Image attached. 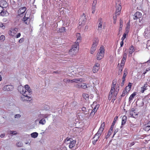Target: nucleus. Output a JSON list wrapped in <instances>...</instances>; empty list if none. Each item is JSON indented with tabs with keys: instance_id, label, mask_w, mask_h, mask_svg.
Segmentation results:
<instances>
[{
	"instance_id": "obj_1",
	"label": "nucleus",
	"mask_w": 150,
	"mask_h": 150,
	"mask_svg": "<svg viewBox=\"0 0 150 150\" xmlns=\"http://www.w3.org/2000/svg\"><path fill=\"white\" fill-rule=\"evenodd\" d=\"M18 88L19 91L22 94L21 96V100L30 101L31 100L30 96L32 91L28 85H25V88L23 86H20Z\"/></svg>"
},
{
	"instance_id": "obj_2",
	"label": "nucleus",
	"mask_w": 150,
	"mask_h": 150,
	"mask_svg": "<svg viewBox=\"0 0 150 150\" xmlns=\"http://www.w3.org/2000/svg\"><path fill=\"white\" fill-rule=\"evenodd\" d=\"M116 81L115 80L113 81L111 89L108 98V99L109 100H111L112 98V100H113V101L116 99V96L119 90V85H117L116 86Z\"/></svg>"
},
{
	"instance_id": "obj_3",
	"label": "nucleus",
	"mask_w": 150,
	"mask_h": 150,
	"mask_svg": "<svg viewBox=\"0 0 150 150\" xmlns=\"http://www.w3.org/2000/svg\"><path fill=\"white\" fill-rule=\"evenodd\" d=\"M64 143L68 145L69 148L71 149L75 146L76 141L72 138L67 137L65 139Z\"/></svg>"
},
{
	"instance_id": "obj_4",
	"label": "nucleus",
	"mask_w": 150,
	"mask_h": 150,
	"mask_svg": "<svg viewBox=\"0 0 150 150\" xmlns=\"http://www.w3.org/2000/svg\"><path fill=\"white\" fill-rule=\"evenodd\" d=\"M79 50V45L77 44L73 45L71 49L69 51V54L71 56H74L78 52Z\"/></svg>"
},
{
	"instance_id": "obj_5",
	"label": "nucleus",
	"mask_w": 150,
	"mask_h": 150,
	"mask_svg": "<svg viewBox=\"0 0 150 150\" xmlns=\"http://www.w3.org/2000/svg\"><path fill=\"white\" fill-rule=\"evenodd\" d=\"M18 30L17 28H12L8 31V34L12 37H15L16 38H19L21 36L20 33H18L15 36L16 34L17 33Z\"/></svg>"
},
{
	"instance_id": "obj_6",
	"label": "nucleus",
	"mask_w": 150,
	"mask_h": 150,
	"mask_svg": "<svg viewBox=\"0 0 150 150\" xmlns=\"http://www.w3.org/2000/svg\"><path fill=\"white\" fill-rule=\"evenodd\" d=\"M98 42V38H94L93 41V44L90 50V53L91 54L94 53L96 50Z\"/></svg>"
},
{
	"instance_id": "obj_7",
	"label": "nucleus",
	"mask_w": 150,
	"mask_h": 150,
	"mask_svg": "<svg viewBox=\"0 0 150 150\" xmlns=\"http://www.w3.org/2000/svg\"><path fill=\"white\" fill-rule=\"evenodd\" d=\"M105 50L103 46H101L99 51L97 54L96 58L98 60H100L104 56Z\"/></svg>"
},
{
	"instance_id": "obj_8",
	"label": "nucleus",
	"mask_w": 150,
	"mask_h": 150,
	"mask_svg": "<svg viewBox=\"0 0 150 150\" xmlns=\"http://www.w3.org/2000/svg\"><path fill=\"white\" fill-rule=\"evenodd\" d=\"M121 3V1L120 0L117 1L116 2V14L117 15H119L120 13L122 7L120 4Z\"/></svg>"
},
{
	"instance_id": "obj_9",
	"label": "nucleus",
	"mask_w": 150,
	"mask_h": 150,
	"mask_svg": "<svg viewBox=\"0 0 150 150\" xmlns=\"http://www.w3.org/2000/svg\"><path fill=\"white\" fill-rule=\"evenodd\" d=\"M13 88V86L8 85L4 86L3 88V90L4 91H12Z\"/></svg>"
},
{
	"instance_id": "obj_10",
	"label": "nucleus",
	"mask_w": 150,
	"mask_h": 150,
	"mask_svg": "<svg viewBox=\"0 0 150 150\" xmlns=\"http://www.w3.org/2000/svg\"><path fill=\"white\" fill-rule=\"evenodd\" d=\"M86 20V17L85 15L82 16L79 19V25H81L84 24Z\"/></svg>"
},
{
	"instance_id": "obj_11",
	"label": "nucleus",
	"mask_w": 150,
	"mask_h": 150,
	"mask_svg": "<svg viewBox=\"0 0 150 150\" xmlns=\"http://www.w3.org/2000/svg\"><path fill=\"white\" fill-rule=\"evenodd\" d=\"M100 64L98 63H96L93 67V73L97 72L100 69Z\"/></svg>"
},
{
	"instance_id": "obj_12",
	"label": "nucleus",
	"mask_w": 150,
	"mask_h": 150,
	"mask_svg": "<svg viewBox=\"0 0 150 150\" xmlns=\"http://www.w3.org/2000/svg\"><path fill=\"white\" fill-rule=\"evenodd\" d=\"M26 10V8L25 7L20 8L18 11V15L21 16L24 13Z\"/></svg>"
},
{
	"instance_id": "obj_13",
	"label": "nucleus",
	"mask_w": 150,
	"mask_h": 150,
	"mask_svg": "<svg viewBox=\"0 0 150 150\" xmlns=\"http://www.w3.org/2000/svg\"><path fill=\"white\" fill-rule=\"evenodd\" d=\"M76 36L77 40L75 44H77L79 45V43L81 41V37L80 34L79 33H77Z\"/></svg>"
},
{
	"instance_id": "obj_14",
	"label": "nucleus",
	"mask_w": 150,
	"mask_h": 150,
	"mask_svg": "<svg viewBox=\"0 0 150 150\" xmlns=\"http://www.w3.org/2000/svg\"><path fill=\"white\" fill-rule=\"evenodd\" d=\"M142 16V14L141 13L137 11L134 14L133 18L134 20L137 19V18H141Z\"/></svg>"
},
{
	"instance_id": "obj_15",
	"label": "nucleus",
	"mask_w": 150,
	"mask_h": 150,
	"mask_svg": "<svg viewBox=\"0 0 150 150\" xmlns=\"http://www.w3.org/2000/svg\"><path fill=\"white\" fill-rule=\"evenodd\" d=\"M134 51L135 49L134 48V47L132 45L131 46L129 49V57H131L132 55V54Z\"/></svg>"
},
{
	"instance_id": "obj_16",
	"label": "nucleus",
	"mask_w": 150,
	"mask_h": 150,
	"mask_svg": "<svg viewBox=\"0 0 150 150\" xmlns=\"http://www.w3.org/2000/svg\"><path fill=\"white\" fill-rule=\"evenodd\" d=\"M30 18L28 17H26L25 15L23 18V22L26 24H28L30 23Z\"/></svg>"
},
{
	"instance_id": "obj_17",
	"label": "nucleus",
	"mask_w": 150,
	"mask_h": 150,
	"mask_svg": "<svg viewBox=\"0 0 150 150\" xmlns=\"http://www.w3.org/2000/svg\"><path fill=\"white\" fill-rule=\"evenodd\" d=\"M8 6V3L5 1H1L0 3V6L3 8H6Z\"/></svg>"
},
{
	"instance_id": "obj_18",
	"label": "nucleus",
	"mask_w": 150,
	"mask_h": 150,
	"mask_svg": "<svg viewBox=\"0 0 150 150\" xmlns=\"http://www.w3.org/2000/svg\"><path fill=\"white\" fill-rule=\"evenodd\" d=\"M84 82V80L82 79L76 78L72 80V83H78V82Z\"/></svg>"
},
{
	"instance_id": "obj_19",
	"label": "nucleus",
	"mask_w": 150,
	"mask_h": 150,
	"mask_svg": "<svg viewBox=\"0 0 150 150\" xmlns=\"http://www.w3.org/2000/svg\"><path fill=\"white\" fill-rule=\"evenodd\" d=\"M144 129L146 131H148L150 129V121L144 125Z\"/></svg>"
},
{
	"instance_id": "obj_20",
	"label": "nucleus",
	"mask_w": 150,
	"mask_h": 150,
	"mask_svg": "<svg viewBox=\"0 0 150 150\" xmlns=\"http://www.w3.org/2000/svg\"><path fill=\"white\" fill-rule=\"evenodd\" d=\"M127 69L125 68L124 71V74L122 77V81L124 82L125 81V78L127 74Z\"/></svg>"
},
{
	"instance_id": "obj_21",
	"label": "nucleus",
	"mask_w": 150,
	"mask_h": 150,
	"mask_svg": "<svg viewBox=\"0 0 150 150\" xmlns=\"http://www.w3.org/2000/svg\"><path fill=\"white\" fill-rule=\"evenodd\" d=\"M127 117L125 116H124L122 118V125H123L125 124L127 121Z\"/></svg>"
},
{
	"instance_id": "obj_22",
	"label": "nucleus",
	"mask_w": 150,
	"mask_h": 150,
	"mask_svg": "<svg viewBox=\"0 0 150 150\" xmlns=\"http://www.w3.org/2000/svg\"><path fill=\"white\" fill-rule=\"evenodd\" d=\"M99 137L96 136L95 135L94 137L93 138V144H95L96 142L99 139Z\"/></svg>"
},
{
	"instance_id": "obj_23",
	"label": "nucleus",
	"mask_w": 150,
	"mask_h": 150,
	"mask_svg": "<svg viewBox=\"0 0 150 150\" xmlns=\"http://www.w3.org/2000/svg\"><path fill=\"white\" fill-rule=\"evenodd\" d=\"M147 84H145L144 86L141 88V92L142 93H143L145 90H147Z\"/></svg>"
},
{
	"instance_id": "obj_24",
	"label": "nucleus",
	"mask_w": 150,
	"mask_h": 150,
	"mask_svg": "<svg viewBox=\"0 0 150 150\" xmlns=\"http://www.w3.org/2000/svg\"><path fill=\"white\" fill-rule=\"evenodd\" d=\"M114 127V126H112V125H111V127L109 130L108 133V137L110 136L111 134V133L112 132V131L113 130V128Z\"/></svg>"
},
{
	"instance_id": "obj_25",
	"label": "nucleus",
	"mask_w": 150,
	"mask_h": 150,
	"mask_svg": "<svg viewBox=\"0 0 150 150\" xmlns=\"http://www.w3.org/2000/svg\"><path fill=\"white\" fill-rule=\"evenodd\" d=\"M39 123L42 125H45L46 122V120L44 118H42L39 121Z\"/></svg>"
},
{
	"instance_id": "obj_26",
	"label": "nucleus",
	"mask_w": 150,
	"mask_h": 150,
	"mask_svg": "<svg viewBox=\"0 0 150 150\" xmlns=\"http://www.w3.org/2000/svg\"><path fill=\"white\" fill-rule=\"evenodd\" d=\"M31 137L33 138H36L38 136V134L37 132H34L31 134Z\"/></svg>"
},
{
	"instance_id": "obj_27",
	"label": "nucleus",
	"mask_w": 150,
	"mask_h": 150,
	"mask_svg": "<svg viewBox=\"0 0 150 150\" xmlns=\"http://www.w3.org/2000/svg\"><path fill=\"white\" fill-rule=\"evenodd\" d=\"M136 95V93L135 92H134L130 95V96L129 97V101H130L132 100Z\"/></svg>"
},
{
	"instance_id": "obj_28",
	"label": "nucleus",
	"mask_w": 150,
	"mask_h": 150,
	"mask_svg": "<svg viewBox=\"0 0 150 150\" xmlns=\"http://www.w3.org/2000/svg\"><path fill=\"white\" fill-rule=\"evenodd\" d=\"M126 58H122V59L121 60V63L120 65V66L122 67H124L125 63L126 60Z\"/></svg>"
},
{
	"instance_id": "obj_29",
	"label": "nucleus",
	"mask_w": 150,
	"mask_h": 150,
	"mask_svg": "<svg viewBox=\"0 0 150 150\" xmlns=\"http://www.w3.org/2000/svg\"><path fill=\"white\" fill-rule=\"evenodd\" d=\"M103 22L101 19H100L99 21L98 25V30H101L102 28V23Z\"/></svg>"
},
{
	"instance_id": "obj_30",
	"label": "nucleus",
	"mask_w": 150,
	"mask_h": 150,
	"mask_svg": "<svg viewBox=\"0 0 150 150\" xmlns=\"http://www.w3.org/2000/svg\"><path fill=\"white\" fill-rule=\"evenodd\" d=\"M8 14V13L6 11L3 10L1 13V15L2 16H6Z\"/></svg>"
},
{
	"instance_id": "obj_31",
	"label": "nucleus",
	"mask_w": 150,
	"mask_h": 150,
	"mask_svg": "<svg viewBox=\"0 0 150 150\" xmlns=\"http://www.w3.org/2000/svg\"><path fill=\"white\" fill-rule=\"evenodd\" d=\"M88 88L87 85L84 83H83L81 84V88L83 89H86Z\"/></svg>"
},
{
	"instance_id": "obj_32",
	"label": "nucleus",
	"mask_w": 150,
	"mask_h": 150,
	"mask_svg": "<svg viewBox=\"0 0 150 150\" xmlns=\"http://www.w3.org/2000/svg\"><path fill=\"white\" fill-rule=\"evenodd\" d=\"M105 127V123L104 122H103L102 123L101 125L100 128L99 129V130H101V131H103V130L104 129V128Z\"/></svg>"
},
{
	"instance_id": "obj_33",
	"label": "nucleus",
	"mask_w": 150,
	"mask_h": 150,
	"mask_svg": "<svg viewBox=\"0 0 150 150\" xmlns=\"http://www.w3.org/2000/svg\"><path fill=\"white\" fill-rule=\"evenodd\" d=\"M128 33V31L127 30L126 32L123 34V36L121 38V40H124L126 38V36Z\"/></svg>"
},
{
	"instance_id": "obj_34",
	"label": "nucleus",
	"mask_w": 150,
	"mask_h": 150,
	"mask_svg": "<svg viewBox=\"0 0 150 150\" xmlns=\"http://www.w3.org/2000/svg\"><path fill=\"white\" fill-rule=\"evenodd\" d=\"M102 132H103L101 131V130H98V132L96 133L95 135L96 136H98L99 137L101 136Z\"/></svg>"
},
{
	"instance_id": "obj_35",
	"label": "nucleus",
	"mask_w": 150,
	"mask_h": 150,
	"mask_svg": "<svg viewBox=\"0 0 150 150\" xmlns=\"http://www.w3.org/2000/svg\"><path fill=\"white\" fill-rule=\"evenodd\" d=\"M63 81L65 83H72V80L69 79H64Z\"/></svg>"
},
{
	"instance_id": "obj_36",
	"label": "nucleus",
	"mask_w": 150,
	"mask_h": 150,
	"mask_svg": "<svg viewBox=\"0 0 150 150\" xmlns=\"http://www.w3.org/2000/svg\"><path fill=\"white\" fill-rule=\"evenodd\" d=\"M123 68V67L120 66L118 73L119 75L121 74Z\"/></svg>"
},
{
	"instance_id": "obj_37",
	"label": "nucleus",
	"mask_w": 150,
	"mask_h": 150,
	"mask_svg": "<svg viewBox=\"0 0 150 150\" xmlns=\"http://www.w3.org/2000/svg\"><path fill=\"white\" fill-rule=\"evenodd\" d=\"M127 50H125L124 51V52L123 54V58H127Z\"/></svg>"
},
{
	"instance_id": "obj_38",
	"label": "nucleus",
	"mask_w": 150,
	"mask_h": 150,
	"mask_svg": "<svg viewBox=\"0 0 150 150\" xmlns=\"http://www.w3.org/2000/svg\"><path fill=\"white\" fill-rule=\"evenodd\" d=\"M83 98L86 100H87L88 99V95L86 93H83Z\"/></svg>"
},
{
	"instance_id": "obj_39",
	"label": "nucleus",
	"mask_w": 150,
	"mask_h": 150,
	"mask_svg": "<svg viewBox=\"0 0 150 150\" xmlns=\"http://www.w3.org/2000/svg\"><path fill=\"white\" fill-rule=\"evenodd\" d=\"M97 0H94L93 1V3L92 4V7H94L96 8L97 4Z\"/></svg>"
},
{
	"instance_id": "obj_40",
	"label": "nucleus",
	"mask_w": 150,
	"mask_h": 150,
	"mask_svg": "<svg viewBox=\"0 0 150 150\" xmlns=\"http://www.w3.org/2000/svg\"><path fill=\"white\" fill-rule=\"evenodd\" d=\"M66 29L64 27H61L59 28V31L60 32H65Z\"/></svg>"
},
{
	"instance_id": "obj_41",
	"label": "nucleus",
	"mask_w": 150,
	"mask_h": 150,
	"mask_svg": "<svg viewBox=\"0 0 150 150\" xmlns=\"http://www.w3.org/2000/svg\"><path fill=\"white\" fill-rule=\"evenodd\" d=\"M128 92H127V91H126L125 90H124L123 92H122V94L121 95V96H125L126 95L127 93H128Z\"/></svg>"
},
{
	"instance_id": "obj_42",
	"label": "nucleus",
	"mask_w": 150,
	"mask_h": 150,
	"mask_svg": "<svg viewBox=\"0 0 150 150\" xmlns=\"http://www.w3.org/2000/svg\"><path fill=\"white\" fill-rule=\"evenodd\" d=\"M117 119H118L117 116H116L115 117L114 121L112 125V126H114L115 122H116L117 120Z\"/></svg>"
},
{
	"instance_id": "obj_43",
	"label": "nucleus",
	"mask_w": 150,
	"mask_h": 150,
	"mask_svg": "<svg viewBox=\"0 0 150 150\" xmlns=\"http://www.w3.org/2000/svg\"><path fill=\"white\" fill-rule=\"evenodd\" d=\"M130 115L131 116L134 117L135 115V113L133 110H131L130 112Z\"/></svg>"
},
{
	"instance_id": "obj_44",
	"label": "nucleus",
	"mask_w": 150,
	"mask_h": 150,
	"mask_svg": "<svg viewBox=\"0 0 150 150\" xmlns=\"http://www.w3.org/2000/svg\"><path fill=\"white\" fill-rule=\"evenodd\" d=\"M5 39V37L4 35H2L0 37V40L1 41H3Z\"/></svg>"
},
{
	"instance_id": "obj_45",
	"label": "nucleus",
	"mask_w": 150,
	"mask_h": 150,
	"mask_svg": "<svg viewBox=\"0 0 150 150\" xmlns=\"http://www.w3.org/2000/svg\"><path fill=\"white\" fill-rule=\"evenodd\" d=\"M71 68L72 70L73 69H73L74 70V71L71 72V73L72 74H75L76 73H77L76 71V68H75L74 67H72V68L71 67Z\"/></svg>"
},
{
	"instance_id": "obj_46",
	"label": "nucleus",
	"mask_w": 150,
	"mask_h": 150,
	"mask_svg": "<svg viewBox=\"0 0 150 150\" xmlns=\"http://www.w3.org/2000/svg\"><path fill=\"white\" fill-rule=\"evenodd\" d=\"M0 27L2 28V29H4L5 28V26L2 23L0 22Z\"/></svg>"
},
{
	"instance_id": "obj_47",
	"label": "nucleus",
	"mask_w": 150,
	"mask_h": 150,
	"mask_svg": "<svg viewBox=\"0 0 150 150\" xmlns=\"http://www.w3.org/2000/svg\"><path fill=\"white\" fill-rule=\"evenodd\" d=\"M17 146L18 147H21L23 145V144L21 142H19L16 144Z\"/></svg>"
},
{
	"instance_id": "obj_48",
	"label": "nucleus",
	"mask_w": 150,
	"mask_h": 150,
	"mask_svg": "<svg viewBox=\"0 0 150 150\" xmlns=\"http://www.w3.org/2000/svg\"><path fill=\"white\" fill-rule=\"evenodd\" d=\"M24 40V38H21L19 40L18 42L20 43H23Z\"/></svg>"
},
{
	"instance_id": "obj_49",
	"label": "nucleus",
	"mask_w": 150,
	"mask_h": 150,
	"mask_svg": "<svg viewBox=\"0 0 150 150\" xmlns=\"http://www.w3.org/2000/svg\"><path fill=\"white\" fill-rule=\"evenodd\" d=\"M83 70V69L82 67H80L79 68H78L77 69V71L79 72H81Z\"/></svg>"
},
{
	"instance_id": "obj_50",
	"label": "nucleus",
	"mask_w": 150,
	"mask_h": 150,
	"mask_svg": "<svg viewBox=\"0 0 150 150\" xmlns=\"http://www.w3.org/2000/svg\"><path fill=\"white\" fill-rule=\"evenodd\" d=\"M131 86H132V83H129L128 84V86H127L128 88V91L130 90L131 88Z\"/></svg>"
},
{
	"instance_id": "obj_51",
	"label": "nucleus",
	"mask_w": 150,
	"mask_h": 150,
	"mask_svg": "<svg viewBox=\"0 0 150 150\" xmlns=\"http://www.w3.org/2000/svg\"><path fill=\"white\" fill-rule=\"evenodd\" d=\"M122 23L123 21L122 20L120 19V27L121 28H122Z\"/></svg>"
},
{
	"instance_id": "obj_52",
	"label": "nucleus",
	"mask_w": 150,
	"mask_h": 150,
	"mask_svg": "<svg viewBox=\"0 0 150 150\" xmlns=\"http://www.w3.org/2000/svg\"><path fill=\"white\" fill-rule=\"evenodd\" d=\"M9 133L11 134H16V131H10Z\"/></svg>"
},
{
	"instance_id": "obj_53",
	"label": "nucleus",
	"mask_w": 150,
	"mask_h": 150,
	"mask_svg": "<svg viewBox=\"0 0 150 150\" xmlns=\"http://www.w3.org/2000/svg\"><path fill=\"white\" fill-rule=\"evenodd\" d=\"M75 86L76 88H81V84H76L75 85Z\"/></svg>"
},
{
	"instance_id": "obj_54",
	"label": "nucleus",
	"mask_w": 150,
	"mask_h": 150,
	"mask_svg": "<svg viewBox=\"0 0 150 150\" xmlns=\"http://www.w3.org/2000/svg\"><path fill=\"white\" fill-rule=\"evenodd\" d=\"M96 8L94 7H92V13H94L95 12Z\"/></svg>"
},
{
	"instance_id": "obj_55",
	"label": "nucleus",
	"mask_w": 150,
	"mask_h": 150,
	"mask_svg": "<svg viewBox=\"0 0 150 150\" xmlns=\"http://www.w3.org/2000/svg\"><path fill=\"white\" fill-rule=\"evenodd\" d=\"M21 115L19 114H16L15 115V118H18L20 117Z\"/></svg>"
},
{
	"instance_id": "obj_56",
	"label": "nucleus",
	"mask_w": 150,
	"mask_h": 150,
	"mask_svg": "<svg viewBox=\"0 0 150 150\" xmlns=\"http://www.w3.org/2000/svg\"><path fill=\"white\" fill-rule=\"evenodd\" d=\"M118 16V15H117L116 14V13H115V15L114 16H113V20H117V17Z\"/></svg>"
},
{
	"instance_id": "obj_57",
	"label": "nucleus",
	"mask_w": 150,
	"mask_h": 150,
	"mask_svg": "<svg viewBox=\"0 0 150 150\" xmlns=\"http://www.w3.org/2000/svg\"><path fill=\"white\" fill-rule=\"evenodd\" d=\"M96 109V107H95L94 109L92 110V112H94V113H95L97 110V109Z\"/></svg>"
},
{
	"instance_id": "obj_58",
	"label": "nucleus",
	"mask_w": 150,
	"mask_h": 150,
	"mask_svg": "<svg viewBox=\"0 0 150 150\" xmlns=\"http://www.w3.org/2000/svg\"><path fill=\"white\" fill-rule=\"evenodd\" d=\"M88 28L89 27L88 26H86L85 27L84 30L86 31H87L88 30Z\"/></svg>"
},
{
	"instance_id": "obj_59",
	"label": "nucleus",
	"mask_w": 150,
	"mask_h": 150,
	"mask_svg": "<svg viewBox=\"0 0 150 150\" xmlns=\"http://www.w3.org/2000/svg\"><path fill=\"white\" fill-rule=\"evenodd\" d=\"M86 108L85 107H83L82 108V110L83 111H86Z\"/></svg>"
},
{
	"instance_id": "obj_60",
	"label": "nucleus",
	"mask_w": 150,
	"mask_h": 150,
	"mask_svg": "<svg viewBox=\"0 0 150 150\" xmlns=\"http://www.w3.org/2000/svg\"><path fill=\"white\" fill-rule=\"evenodd\" d=\"M123 40H122V41L120 42V45L121 47H122L123 45Z\"/></svg>"
},
{
	"instance_id": "obj_61",
	"label": "nucleus",
	"mask_w": 150,
	"mask_h": 150,
	"mask_svg": "<svg viewBox=\"0 0 150 150\" xmlns=\"http://www.w3.org/2000/svg\"><path fill=\"white\" fill-rule=\"evenodd\" d=\"M122 28L119 27V29L118 30V32H119L118 34H120L121 32V30H122Z\"/></svg>"
},
{
	"instance_id": "obj_62",
	"label": "nucleus",
	"mask_w": 150,
	"mask_h": 150,
	"mask_svg": "<svg viewBox=\"0 0 150 150\" xmlns=\"http://www.w3.org/2000/svg\"><path fill=\"white\" fill-rule=\"evenodd\" d=\"M3 10V8H2L0 6V13H1Z\"/></svg>"
},
{
	"instance_id": "obj_63",
	"label": "nucleus",
	"mask_w": 150,
	"mask_h": 150,
	"mask_svg": "<svg viewBox=\"0 0 150 150\" xmlns=\"http://www.w3.org/2000/svg\"><path fill=\"white\" fill-rule=\"evenodd\" d=\"M95 113H94V112H92L91 111V112L90 114V115L91 116H93L94 115Z\"/></svg>"
},
{
	"instance_id": "obj_64",
	"label": "nucleus",
	"mask_w": 150,
	"mask_h": 150,
	"mask_svg": "<svg viewBox=\"0 0 150 150\" xmlns=\"http://www.w3.org/2000/svg\"><path fill=\"white\" fill-rule=\"evenodd\" d=\"M5 136V135L4 134H1V135L0 136V137L1 138H3V137H4Z\"/></svg>"
}]
</instances>
